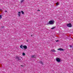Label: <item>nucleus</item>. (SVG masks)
<instances>
[{"instance_id": "f257e3e1", "label": "nucleus", "mask_w": 73, "mask_h": 73, "mask_svg": "<svg viewBox=\"0 0 73 73\" xmlns=\"http://www.w3.org/2000/svg\"><path fill=\"white\" fill-rule=\"evenodd\" d=\"M54 21H49V23H48V24L50 25H53V24H54Z\"/></svg>"}, {"instance_id": "f03ea898", "label": "nucleus", "mask_w": 73, "mask_h": 73, "mask_svg": "<svg viewBox=\"0 0 73 73\" xmlns=\"http://www.w3.org/2000/svg\"><path fill=\"white\" fill-rule=\"evenodd\" d=\"M67 27H72V24H71V23H68L67 24Z\"/></svg>"}, {"instance_id": "7ed1b4c3", "label": "nucleus", "mask_w": 73, "mask_h": 73, "mask_svg": "<svg viewBox=\"0 0 73 73\" xmlns=\"http://www.w3.org/2000/svg\"><path fill=\"white\" fill-rule=\"evenodd\" d=\"M56 61H57V62H61V60L60 59V58H56Z\"/></svg>"}, {"instance_id": "20e7f679", "label": "nucleus", "mask_w": 73, "mask_h": 73, "mask_svg": "<svg viewBox=\"0 0 73 73\" xmlns=\"http://www.w3.org/2000/svg\"><path fill=\"white\" fill-rule=\"evenodd\" d=\"M57 50H60V51L64 50L62 48H58L57 49Z\"/></svg>"}, {"instance_id": "39448f33", "label": "nucleus", "mask_w": 73, "mask_h": 73, "mask_svg": "<svg viewBox=\"0 0 73 73\" xmlns=\"http://www.w3.org/2000/svg\"><path fill=\"white\" fill-rule=\"evenodd\" d=\"M16 58L17 59L18 61H21V59H20L19 57L17 56Z\"/></svg>"}, {"instance_id": "423d86ee", "label": "nucleus", "mask_w": 73, "mask_h": 73, "mask_svg": "<svg viewBox=\"0 0 73 73\" xmlns=\"http://www.w3.org/2000/svg\"><path fill=\"white\" fill-rule=\"evenodd\" d=\"M23 47L24 49H27V46L26 45L23 46Z\"/></svg>"}, {"instance_id": "0eeeda50", "label": "nucleus", "mask_w": 73, "mask_h": 73, "mask_svg": "<svg viewBox=\"0 0 73 73\" xmlns=\"http://www.w3.org/2000/svg\"><path fill=\"white\" fill-rule=\"evenodd\" d=\"M18 16H19V17H20V15H21V12H18Z\"/></svg>"}, {"instance_id": "6e6552de", "label": "nucleus", "mask_w": 73, "mask_h": 73, "mask_svg": "<svg viewBox=\"0 0 73 73\" xmlns=\"http://www.w3.org/2000/svg\"><path fill=\"white\" fill-rule=\"evenodd\" d=\"M23 45H21L20 46V47L22 49H23Z\"/></svg>"}, {"instance_id": "1a4fd4ad", "label": "nucleus", "mask_w": 73, "mask_h": 73, "mask_svg": "<svg viewBox=\"0 0 73 73\" xmlns=\"http://www.w3.org/2000/svg\"><path fill=\"white\" fill-rule=\"evenodd\" d=\"M51 51H52V52H56V51L55 50H51Z\"/></svg>"}, {"instance_id": "9d476101", "label": "nucleus", "mask_w": 73, "mask_h": 73, "mask_svg": "<svg viewBox=\"0 0 73 73\" xmlns=\"http://www.w3.org/2000/svg\"><path fill=\"white\" fill-rule=\"evenodd\" d=\"M21 12H22V13L23 15H24V11H21Z\"/></svg>"}, {"instance_id": "9b49d317", "label": "nucleus", "mask_w": 73, "mask_h": 73, "mask_svg": "<svg viewBox=\"0 0 73 73\" xmlns=\"http://www.w3.org/2000/svg\"><path fill=\"white\" fill-rule=\"evenodd\" d=\"M40 64H42V65H43V63H42V62L41 61L40 62Z\"/></svg>"}, {"instance_id": "f8f14e48", "label": "nucleus", "mask_w": 73, "mask_h": 73, "mask_svg": "<svg viewBox=\"0 0 73 73\" xmlns=\"http://www.w3.org/2000/svg\"><path fill=\"white\" fill-rule=\"evenodd\" d=\"M23 56H25V53H23Z\"/></svg>"}, {"instance_id": "ddd939ff", "label": "nucleus", "mask_w": 73, "mask_h": 73, "mask_svg": "<svg viewBox=\"0 0 73 73\" xmlns=\"http://www.w3.org/2000/svg\"><path fill=\"white\" fill-rule=\"evenodd\" d=\"M59 4V3H56V5L57 6V5H58Z\"/></svg>"}, {"instance_id": "4468645a", "label": "nucleus", "mask_w": 73, "mask_h": 73, "mask_svg": "<svg viewBox=\"0 0 73 73\" xmlns=\"http://www.w3.org/2000/svg\"><path fill=\"white\" fill-rule=\"evenodd\" d=\"M56 28V27H54L52 28L51 29H54V28Z\"/></svg>"}, {"instance_id": "2eb2a0df", "label": "nucleus", "mask_w": 73, "mask_h": 73, "mask_svg": "<svg viewBox=\"0 0 73 73\" xmlns=\"http://www.w3.org/2000/svg\"><path fill=\"white\" fill-rule=\"evenodd\" d=\"M31 57H32V58H34L35 57V55H33L31 56Z\"/></svg>"}, {"instance_id": "dca6fc26", "label": "nucleus", "mask_w": 73, "mask_h": 73, "mask_svg": "<svg viewBox=\"0 0 73 73\" xmlns=\"http://www.w3.org/2000/svg\"><path fill=\"white\" fill-rule=\"evenodd\" d=\"M1 16H2L1 15H0V19H1L2 18V17H1Z\"/></svg>"}, {"instance_id": "f3484780", "label": "nucleus", "mask_w": 73, "mask_h": 73, "mask_svg": "<svg viewBox=\"0 0 73 73\" xmlns=\"http://www.w3.org/2000/svg\"><path fill=\"white\" fill-rule=\"evenodd\" d=\"M24 0H22L21 1V3H23V1H24Z\"/></svg>"}, {"instance_id": "a211bd4d", "label": "nucleus", "mask_w": 73, "mask_h": 73, "mask_svg": "<svg viewBox=\"0 0 73 73\" xmlns=\"http://www.w3.org/2000/svg\"><path fill=\"white\" fill-rule=\"evenodd\" d=\"M26 41H27V42H28V40H27Z\"/></svg>"}, {"instance_id": "6ab92c4d", "label": "nucleus", "mask_w": 73, "mask_h": 73, "mask_svg": "<svg viewBox=\"0 0 73 73\" xmlns=\"http://www.w3.org/2000/svg\"><path fill=\"white\" fill-rule=\"evenodd\" d=\"M70 48H72V46L71 45H70Z\"/></svg>"}, {"instance_id": "aec40b11", "label": "nucleus", "mask_w": 73, "mask_h": 73, "mask_svg": "<svg viewBox=\"0 0 73 73\" xmlns=\"http://www.w3.org/2000/svg\"><path fill=\"white\" fill-rule=\"evenodd\" d=\"M56 42H58V40H57L56 41Z\"/></svg>"}, {"instance_id": "412c9836", "label": "nucleus", "mask_w": 73, "mask_h": 73, "mask_svg": "<svg viewBox=\"0 0 73 73\" xmlns=\"http://www.w3.org/2000/svg\"><path fill=\"white\" fill-rule=\"evenodd\" d=\"M37 11H40V10H38Z\"/></svg>"}, {"instance_id": "4be33fe9", "label": "nucleus", "mask_w": 73, "mask_h": 73, "mask_svg": "<svg viewBox=\"0 0 73 73\" xmlns=\"http://www.w3.org/2000/svg\"><path fill=\"white\" fill-rule=\"evenodd\" d=\"M5 12H7V11H5Z\"/></svg>"}, {"instance_id": "5701e85b", "label": "nucleus", "mask_w": 73, "mask_h": 73, "mask_svg": "<svg viewBox=\"0 0 73 73\" xmlns=\"http://www.w3.org/2000/svg\"><path fill=\"white\" fill-rule=\"evenodd\" d=\"M4 27L3 26V27H2V28H4Z\"/></svg>"}, {"instance_id": "b1692460", "label": "nucleus", "mask_w": 73, "mask_h": 73, "mask_svg": "<svg viewBox=\"0 0 73 73\" xmlns=\"http://www.w3.org/2000/svg\"><path fill=\"white\" fill-rule=\"evenodd\" d=\"M21 66L23 67V65H21Z\"/></svg>"}, {"instance_id": "393cba45", "label": "nucleus", "mask_w": 73, "mask_h": 73, "mask_svg": "<svg viewBox=\"0 0 73 73\" xmlns=\"http://www.w3.org/2000/svg\"><path fill=\"white\" fill-rule=\"evenodd\" d=\"M31 37H32V35H31Z\"/></svg>"}]
</instances>
